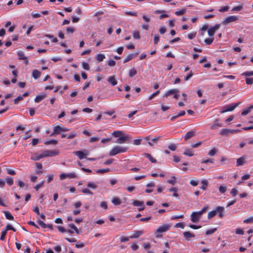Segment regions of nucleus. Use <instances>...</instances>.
I'll list each match as a JSON object with an SVG mask.
<instances>
[{
    "instance_id": "obj_51",
    "label": "nucleus",
    "mask_w": 253,
    "mask_h": 253,
    "mask_svg": "<svg viewBox=\"0 0 253 253\" xmlns=\"http://www.w3.org/2000/svg\"><path fill=\"white\" fill-rule=\"evenodd\" d=\"M125 14L126 15L132 16H137V13L135 12H133V11H126L125 12Z\"/></svg>"
},
{
    "instance_id": "obj_40",
    "label": "nucleus",
    "mask_w": 253,
    "mask_h": 253,
    "mask_svg": "<svg viewBox=\"0 0 253 253\" xmlns=\"http://www.w3.org/2000/svg\"><path fill=\"white\" fill-rule=\"evenodd\" d=\"M216 231V228H212V229H209V230L206 231V234L207 235H211V234L214 233Z\"/></svg>"
},
{
    "instance_id": "obj_54",
    "label": "nucleus",
    "mask_w": 253,
    "mask_h": 253,
    "mask_svg": "<svg viewBox=\"0 0 253 253\" xmlns=\"http://www.w3.org/2000/svg\"><path fill=\"white\" fill-rule=\"evenodd\" d=\"M208 33L209 36L212 37L214 35L215 31H214V29H212L211 27L208 30Z\"/></svg>"
},
{
    "instance_id": "obj_59",
    "label": "nucleus",
    "mask_w": 253,
    "mask_h": 253,
    "mask_svg": "<svg viewBox=\"0 0 253 253\" xmlns=\"http://www.w3.org/2000/svg\"><path fill=\"white\" fill-rule=\"evenodd\" d=\"M199 183V181L198 180H191L190 181V184L193 186H197Z\"/></svg>"
},
{
    "instance_id": "obj_5",
    "label": "nucleus",
    "mask_w": 253,
    "mask_h": 253,
    "mask_svg": "<svg viewBox=\"0 0 253 253\" xmlns=\"http://www.w3.org/2000/svg\"><path fill=\"white\" fill-rule=\"evenodd\" d=\"M201 215V212H193L191 215L190 219L193 222H197L200 219Z\"/></svg>"
},
{
    "instance_id": "obj_22",
    "label": "nucleus",
    "mask_w": 253,
    "mask_h": 253,
    "mask_svg": "<svg viewBox=\"0 0 253 253\" xmlns=\"http://www.w3.org/2000/svg\"><path fill=\"white\" fill-rule=\"evenodd\" d=\"M143 155L145 158L148 159L152 163H156L157 162V160L155 158H153L150 154L148 153H144Z\"/></svg>"
},
{
    "instance_id": "obj_56",
    "label": "nucleus",
    "mask_w": 253,
    "mask_h": 253,
    "mask_svg": "<svg viewBox=\"0 0 253 253\" xmlns=\"http://www.w3.org/2000/svg\"><path fill=\"white\" fill-rule=\"evenodd\" d=\"M133 37L135 39H139L140 38V36L139 32H134L133 33Z\"/></svg>"
},
{
    "instance_id": "obj_42",
    "label": "nucleus",
    "mask_w": 253,
    "mask_h": 253,
    "mask_svg": "<svg viewBox=\"0 0 253 253\" xmlns=\"http://www.w3.org/2000/svg\"><path fill=\"white\" fill-rule=\"evenodd\" d=\"M213 41V38H207L205 39L204 42L207 45H210Z\"/></svg>"
},
{
    "instance_id": "obj_44",
    "label": "nucleus",
    "mask_w": 253,
    "mask_h": 253,
    "mask_svg": "<svg viewBox=\"0 0 253 253\" xmlns=\"http://www.w3.org/2000/svg\"><path fill=\"white\" fill-rule=\"evenodd\" d=\"M168 148L171 151H175L177 148V146L175 144L171 143L168 146Z\"/></svg>"
},
{
    "instance_id": "obj_64",
    "label": "nucleus",
    "mask_w": 253,
    "mask_h": 253,
    "mask_svg": "<svg viewBox=\"0 0 253 253\" xmlns=\"http://www.w3.org/2000/svg\"><path fill=\"white\" fill-rule=\"evenodd\" d=\"M242 75L246 76V77L253 76V71H251V72L247 71V72H244V73H243L242 74Z\"/></svg>"
},
{
    "instance_id": "obj_28",
    "label": "nucleus",
    "mask_w": 253,
    "mask_h": 253,
    "mask_svg": "<svg viewBox=\"0 0 253 253\" xmlns=\"http://www.w3.org/2000/svg\"><path fill=\"white\" fill-rule=\"evenodd\" d=\"M105 58V55L103 54H98L96 56V59L98 62L102 61Z\"/></svg>"
},
{
    "instance_id": "obj_31",
    "label": "nucleus",
    "mask_w": 253,
    "mask_h": 253,
    "mask_svg": "<svg viewBox=\"0 0 253 253\" xmlns=\"http://www.w3.org/2000/svg\"><path fill=\"white\" fill-rule=\"evenodd\" d=\"M183 154L186 156H188L189 157H192L194 155V153H193V152L188 149L185 150L184 152L183 153Z\"/></svg>"
},
{
    "instance_id": "obj_37",
    "label": "nucleus",
    "mask_w": 253,
    "mask_h": 253,
    "mask_svg": "<svg viewBox=\"0 0 253 253\" xmlns=\"http://www.w3.org/2000/svg\"><path fill=\"white\" fill-rule=\"evenodd\" d=\"M44 144L45 145H49V144H54L56 145L57 144V141L56 140H50L49 141H46L44 142Z\"/></svg>"
},
{
    "instance_id": "obj_13",
    "label": "nucleus",
    "mask_w": 253,
    "mask_h": 253,
    "mask_svg": "<svg viewBox=\"0 0 253 253\" xmlns=\"http://www.w3.org/2000/svg\"><path fill=\"white\" fill-rule=\"evenodd\" d=\"M61 132H62V127L59 126H57L54 127L53 131L50 134V136L59 134Z\"/></svg>"
},
{
    "instance_id": "obj_18",
    "label": "nucleus",
    "mask_w": 253,
    "mask_h": 253,
    "mask_svg": "<svg viewBox=\"0 0 253 253\" xmlns=\"http://www.w3.org/2000/svg\"><path fill=\"white\" fill-rule=\"evenodd\" d=\"M41 75V72L38 70H34L32 72V77L35 79H38Z\"/></svg>"
},
{
    "instance_id": "obj_8",
    "label": "nucleus",
    "mask_w": 253,
    "mask_h": 253,
    "mask_svg": "<svg viewBox=\"0 0 253 253\" xmlns=\"http://www.w3.org/2000/svg\"><path fill=\"white\" fill-rule=\"evenodd\" d=\"M85 152L82 151H77L74 152V154L78 156L80 160H82L85 158L86 156L87 155V151H85Z\"/></svg>"
},
{
    "instance_id": "obj_32",
    "label": "nucleus",
    "mask_w": 253,
    "mask_h": 253,
    "mask_svg": "<svg viewBox=\"0 0 253 253\" xmlns=\"http://www.w3.org/2000/svg\"><path fill=\"white\" fill-rule=\"evenodd\" d=\"M218 190L220 193H224L226 192L227 188L225 185H222L219 187Z\"/></svg>"
},
{
    "instance_id": "obj_48",
    "label": "nucleus",
    "mask_w": 253,
    "mask_h": 253,
    "mask_svg": "<svg viewBox=\"0 0 253 253\" xmlns=\"http://www.w3.org/2000/svg\"><path fill=\"white\" fill-rule=\"evenodd\" d=\"M4 229V230H5V231H6V232H7L8 230H12V231H14V232L16 231V230H15V228H13V227H12V226L11 225H10V224H8V225H7V226L5 227V228H4V229Z\"/></svg>"
},
{
    "instance_id": "obj_23",
    "label": "nucleus",
    "mask_w": 253,
    "mask_h": 253,
    "mask_svg": "<svg viewBox=\"0 0 253 253\" xmlns=\"http://www.w3.org/2000/svg\"><path fill=\"white\" fill-rule=\"evenodd\" d=\"M201 184L202 185L201 186L200 188L203 190H205L208 186V181L206 179H203L201 181Z\"/></svg>"
},
{
    "instance_id": "obj_2",
    "label": "nucleus",
    "mask_w": 253,
    "mask_h": 253,
    "mask_svg": "<svg viewBox=\"0 0 253 253\" xmlns=\"http://www.w3.org/2000/svg\"><path fill=\"white\" fill-rule=\"evenodd\" d=\"M127 149L126 147L116 146L114 147L109 152L110 156H115L118 154L124 153L127 151Z\"/></svg>"
},
{
    "instance_id": "obj_4",
    "label": "nucleus",
    "mask_w": 253,
    "mask_h": 253,
    "mask_svg": "<svg viewBox=\"0 0 253 253\" xmlns=\"http://www.w3.org/2000/svg\"><path fill=\"white\" fill-rule=\"evenodd\" d=\"M239 19V18L237 16L231 15L227 17L223 21L222 24L224 25H226L229 23L235 22Z\"/></svg>"
},
{
    "instance_id": "obj_60",
    "label": "nucleus",
    "mask_w": 253,
    "mask_h": 253,
    "mask_svg": "<svg viewBox=\"0 0 253 253\" xmlns=\"http://www.w3.org/2000/svg\"><path fill=\"white\" fill-rule=\"evenodd\" d=\"M230 193H231V195H232V196L235 197L236 196V195L238 193V190L236 188H234L232 189Z\"/></svg>"
},
{
    "instance_id": "obj_52",
    "label": "nucleus",
    "mask_w": 253,
    "mask_h": 253,
    "mask_svg": "<svg viewBox=\"0 0 253 253\" xmlns=\"http://www.w3.org/2000/svg\"><path fill=\"white\" fill-rule=\"evenodd\" d=\"M82 67L83 68L86 70H89V66L88 63L85 62H82Z\"/></svg>"
},
{
    "instance_id": "obj_10",
    "label": "nucleus",
    "mask_w": 253,
    "mask_h": 253,
    "mask_svg": "<svg viewBox=\"0 0 253 253\" xmlns=\"http://www.w3.org/2000/svg\"><path fill=\"white\" fill-rule=\"evenodd\" d=\"M179 92V90L177 89H171L168 90L165 94L164 97H167L170 94H175L176 93H178Z\"/></svg>"
},
{
    "instance_id": "obj_61",
    "label": "nucleus",
    "mask_w": 253,
    "mask_h": 253,
    "mask_svg": "<svg viewBox=\"0 0 253 253\" xmlns=\"http://www.w3.org/2000/svg\"><path fill=\"white\" fill-rule=\"evenodd\" d=\"M175 227L176 228H184V224L183 222H178L175 225Z\"/></svg>"
},
{
    "instance_id": "obj_58",
    "label": "nucleus",
    "mask_w": 253,
    "mask_h": 253,
    "mask_svg": "<svg viewBox=\"0 0 253 253\" xmlns=\"http://www.w3.org/2000/svg\"><path fill=\"white\" fill-rule=\"evenodd\" d=\"M77 134L76 132L73 131L68 136L67 138L68 139L73 138H74L75 137H76L77 136Z\"/></svg>"
},
{
    "instance_id": "obj_33",
    "label": "nucleus",
    "mask_w": 253,
    "mask_h": 253,
    "mask_svg": "<svg viewBox=\"0 0 253 253\" xmlns=\"http://www.w3.org/2000/svg\"><path fill=\"white\" fill-rule=\"evenodd\" d=\"M186 12V9L183 8L179 11H177L175 12V14L177 16H180L184 14Z\"/></svg>"
},
{
    "instance_id": "obj_7",
    "label": "nucleus",
    "mask_w": 253,
    "mask_h": 253,
    "mask_svg": "<svg viewBox=\"0 0 253 253\" xmlns=\"http://www.w3.org/2000/svg\"><path fill=\"white\" fill-rule=\"evenodd\" d=\"M74 178L76 177V175L75 173H62L59 175V178L61 180H63L66 178Z\"/></svg>"
},
{
    "instance_id": "obj_39",
    "label": "nucleus",
    "mask_w": 253,
    "mask_h": 253,
    "mask_svg": "<svg viewBox=\"0 0 253 253\" xmlns=\"http://www.w3.org/2000/svg\"><path fill=\"white\" fill-rule=\"evenodd\" d=\"M87 186L88 187L92 188L93 189H95L97 187V186L96 184L90 182L87 183Z\"/></svg>"
},
{
    "instance_id": "obj_34",
    "label": "nucleus",
    "mask_w": 253,
    "mask_h": 253,
    "mask_svg": "<svg viewBox=\"0 0 253 253\" xmlns=\"http://www.w3.org/2000/svg\"><path fill=\"white\" fill-rule=\"evenodd\" d=\"M137 73V71L135 69L133 68L131 69L129 72V77H132L134 76Z\"/></svg>"
},
{
    "instance_id": "obj_9",
    "label": "nucleus",
    "mask_w": 253,
    "mask_h": 253,
    "mask_svg": "<svg viewBox=\"0 0 253 253\" xmlns=\"http://www.w3.org/2000/svg\"><path fill=\"white\" fill-rule=\"evenodd\" d=\"M238 131V130H234V129H229L227 128L222 129L220 132V134L221 135H228L229 134L233 133L235 132Z\"/></svg>"
},
{
    "instance_id": "obj_24",
    "label": "nucleus",
    "mask_w": 253,
    "mask_h": 253,
    "mask_svg": "<svg viewBox=\"0 0 253 253\" xmlns=\"http://www.w3.org/2000/svg\"><path fill=\"white\" fill-rule=\"evenodd\" d=\"M137 53L136 54H128L124 60V63H126L129 61L131 60L134 56L136 55Z\"/></svg>"
},
{
    "instance_id": "obj_35",
    "label": "nucleus",
    "mask_w": 253,
    "mask_h": 253,
    "mask_svg": "<svg viewBox=\"0 0 253 253\" xmlns=\"http://www.w3.org/2000/svg\"><path fill=\"white\" fill-rule=\"evenodd\" d=\"M44 97V95H38L35 98V101L37 103L40 102L42 101Z\"/></svg>"
},
{
    "instance_id": "obj_41",
    "label": "nucleus",
    "mask_w": 253,
    "mask_h": 253,
    "mask_svg": "<svg viewBox=\"0 0 253 253\" xmlns=\"http://www.w3.org/2000/svg\"><path fill=\"white\" fill-rule=\"evenodd\" d=\"M159 139V137H155V138H153L151 140V141L148 142V144L150 146H153L154 143H156L158 141Z\"/></svg>"
},
{
    "instance_id": "obj_46",
    "label": "nucleus",
    "mask_w": 253,
    "mask_h": 253,
    "mask_svg": "<svg viewBox=\"0 0 253 253\" xmlns=\"http://www.w3.org/2000/svg\"><path fill=\"white\" fill-rule=\"evenodd\" d=\"M243 8V5H238V6H235L232 9V11H240L241 10H242Z\"/></svg>"
},
{
    "instance_id": "obj_49",
    "label": "nucleus",
    "mask_w": 253,
    "mask_h": 253,
    "mask_svg": "<svg viewBox=\"0 0 253 253\" xmlns=\"http://www.w3.org/2000/svg\"><path fill=\"white\" fill-rule=\"evenodd\" d=\"M123 134V132L121 131H114L113 132V135L116 137H119L121 135Z\"/></svg>"
},
{
    "instance_id": "obj_63",
    "label": "nucleus",
    "mask_w": 253,
    "mask_h": 253,
    "mask_svg": "<svg viewBox=\"0 0 253 253\" xmlns=\"http://www.w3.org/2000/svg\"><path fill=\"white\" fill-rule=\"evenodd\" d=\"M160 40V36L158 35H155L154 38V42L155 44H157Z\"/></svg>"
},
{
    "instance_id": "obj_1",
    "label": "nucleus",
    "mask_w": 253,
    "mask_h": 253,
    "mask_svg": "<svg viewBox=\"0 0 253 253\" xmlns=\"http://www.w3.org/2000/svg\"><path fill=\"white\" fill-rule=\"evenodd\" d=\"M170 227L171 226L169 224H165L159 226L155 232L156 237L157 238L162 237V235L161 233L168 231L170 229Z\"/></svg>"
},
{
    "instance_id": "obj_53",
    "label": "nucleus",
    "mask_w": 253,
    "mask_h": 253,
    "mask_svg": "<svg viewBox=\"0 0 253 253\" xmlns=\"http://www.w3.org/2000/svg\"><path fill=\"white\" fill-rule=\"evenodd\" d=\"M44 183V181H42L40 183L37 184L34 187V188L36 189V191H38L41 187L43 186Z\"/></svg>"
},
{
    "instance_id": "obj_14",
    "label": "nucleus",
    "mask_w": 253,
    "mask_h": 253,
    "mask_svg": "<svg viewBox=\"0 0 253 253\" xmlns=\"http://www.w3.org/2000/svg\"><path fill=\"white\" fill-rule=\"evenodd\" d=\"M195 131L193 130H191L189 131H188L184 136V139L185 140H188V139L193 137L195 135Z\"/></svg>"
},
{
    "instance_id": "obj_16",
    "label": "nucleus",
    "mask_w": 253,
    "mask_h": 253,
    "mask_svg": "<svg viewBox=\"0 0 253 253\" xmlns=\"http://www.w3.org/2000/svg\"><path fill=\"white\" fill-rule=\"evenodd\" d=\"M108 81L113 86L116 85L118 83L115 76H110L108 79Z\"/></svg>"
},
{
    "instance_id": "obj_29",
    "label": "nucleus",
    "mask_w": 253,
    "mask_h": 253,
    "mask_svg": "<svg viewBox=\"0 0 253 253\" xmlns=\"http://www.w3.org/2000/svg\"><path fill=\"white\" fill-rule=\"evenodd\" d=\"M17 55L18 56V59L20 60H24L27 59V58L25 56L24 53L22 51H18L17 52Z\"/></svg>"
},
{
    "instance_id": "obj_36",
    "label": "nucleus",
    "mask_w": 253,
    "mask_h": 253,
    "mask_svg": "<svg viewBox=\"0 0 253 253\" xmlns=\"http://www.w3.org/2000/svg\"><path fill=\"white\" fill-rule=\"evenodd\" d=\"M217 151H218V150L216 148H214L212 149H211V151H209L208 154L210 156H213L217 152Z\"/></svg>"
},
{
    "instance_id": "obj_11",
    "label": "nucleus",
    "mask_w": 253,
    "mask_h": 253,
    "mask_svg": "<svg viewBox=\"0 0 253 253\" xmlns=\"http://www.w3.org/2000/svg\"><path fill=\"white\" fill-rule=\"evenodd\" d=\"M221 126H222V124L219 122L218 119H216L211 126V129H216Z\"/></svg>"
},
{
    "instance_id": "obj_47",
    "label": "nucleus",
    "mask_w": 253,
    "mask_h": 253,
    "mask_svg": "<svg viewBox=\"0 0 253 253\" xmlns=\"http://www.w3.org/2000/svg\"><path fill=\"white\" fill-rule=\"evenodd\" d=\"M6 233H7V232L5 231V230H4L3 229L2 230L1 232L0 237V240L3 241L4 240L5 236L6 234Z\"/></svg>"
},
{
    "instance_id": "obj_20",
    "label": "nucleus",
    "mask_w": 253,
    "mask_h": 253,
    "mask_svg": "<svg viewBox=\"0 0 253 253\" xmlns=\"http://www.w3.org/2000/svg\"><path fill=\"white\" fill-rule=\"evenodd\" d=\"M237 166H242L245 164V158L244 157H241L237 160Z\"/></svg>"
},
{
    "instance_id": "obj_57",
    "label": "nucleus",
    "mask_w": 253,
    "mask_h": 253,
    "mask_svg": "<svg viewBox=\"0 0 253 253\" xmlns=\"http://www.w3.org/2000/svg\"><path fill=\"white\" fill-rule=\"evenodd\" d=\"M159 93H160L159 90H157L156 92H154L151 96H150L149 97V98H148L149 100H151V99H152L154 97L158 95L159 94Z\"/></svg>"
},
{
    "instance_id": "obj_43",
    "label": "nucleus",
    "mask_w": 253,
    "mask_h": 253,
    "mask_svg": "<svg viewBox=\"0 0 253 253\" xmlns=\"http://www.w3.org/2000/svg\"><path fill=\"white\" fill-rule=\"evenodd\" d=\"M175 179V177L173 176L170 179H169L167 182L170 184L174 185L176 183Z\"/></svg>"
},
{
    "instance_id": "obj_21",
    "label": "nucleus",
    "mask_w": 253,
    "mask_h": 253,
    "mask_svg": "<svg viewBox=\"0 0 253 253\" xmlns=\"http://www.w3.org/2000/svg\"><path fill=\"white\" fill-rule=\"evenodd\" d=\"M112 203L115 206H118L122 203L121 199L119 197H114L112 200Z\"/></svg>"
},
{
    "instance_id": "obj_45",
    "label": "nucleus",
    "mask_w": 253,
    "mask_h": 253,
    "mask_svg": "<svg viewBox=\"0 0 253 253\" xmlns=\"http://www.w3.org/2000/svg\"><path fill=\"white\" fill-rule=\"evenodd\" d=\"M81 191L84 194H89V195H92V194H93L92 192L87 188L83 189Z\"/></svg>"
},
{
    "instance_id": "obj_19",
    "label": "nucleus",
    "mask_w": 253,
    "mask_h": 253,
    "mask_svg": "<svg viewBox=\"0 0 253 253\" xmlns=\"http://www.w3.org/2000/svg\"><path fill=\"white\" fill-rule=\"evenodd\" d=\"M143 234L142 231H135L134 234L129 237L130 238H137Z\"/></svg>"
},
{
    "instance_id": "obj_3",
    "label": "nucleus",
    "mask_w": 253,
    "mask_h": 253,
    "mask_svg": "<svg viewBox=\"0 0 253 253\" xmlns=\"http://www.w3.org/2000/svg\"><path fill=\"white\" fill-rule=\"evenodd\" d=\"M239 104L240 103L239 102L230 104L225 106L222 110L220 111V112L221 113H224L226 112L232 111L234 110L237 106H238Z\"/></svg>"
},
{
    "instance_id": "obj_26",
    "label": "nucleus",
    "mask_w": 253,
    "mask_h": 253,
    "mask_svg": "<svg viewBox=\"0 0 253 253\" xmlns=\"http://www.w3.org/2000/svg\"><path fill=\"white\" fill-rule=\"evenodd\" d=\"M253 109V105H252L251 106H250V107L246 109V110H244L242 113H241V115L242 116H245V115H247V114H248L251 111V110Z\"/></svg>"
},
{
    "instance_id": "obj_50",
    "label": "nucleus",
    "mask_w": 253,
    "mask_h": 253,
    "mask_svg": "<svg viewBox=\"0 0 253 253\" xmlns=\"http://www.w3.org/2000/svg\"><path fill=\"white\" fill-rule=\"evenodd\" d=\"M215 214H216L215 211H210L208 214V218L209 219L213 217L215 215Z\"/></svg>"
},
{
    "instance_id": "obj_38",
    "label": "nucleus",
    "mask_w": 253,
    "mask_h": 253,
    "mask_svg": "<svg viewBox=\"0 0 253 253\" xmlns=\"http://www.w3.org/2000/svg\"><path fill=\"white\" fill-rule=\"evenodd\" d=\"M6 183L9 185L11 186V185H12L13 184V178L12 177H7L6 178Z\"/></svg>"
},
{
    "instance_id": "obj_25",
    "label": "nucleus",
    "mask_w": 253,
    "mask_h": 253,
    "mask_svg": "<svg viewBox=\"0 0 253 253\" xmlns=\"http://www.w3.org/2000/svg\"><path fill=\"white\" fill-rule=\"evenodd\" d=\"M5 217L7 219L12 220L14 219L13 215L8 211H4V212Z\"/></svg>"
},
{
    "instance_id": "obj_6",
    "label": "nucleus",
    "mask_w": 253,
    "mask_h": 253,
    "mask_svg": "<svg viewBox=\"0 0 253 253\" xmlns=\"http://www.w3.org/2000/svg\"><path fill=\"white\" fill-rule=\"evenodd\" d=\"M43 153L45 157H53L59 154V152L57 150H46L44 151Z\"/></svg>"
},
{
    "instance_id": "obj_17",
    "label": "nucleus",
    "mask_w": 253,
    "mask_h": 253,
    "mask_svg": "<svg viewBox=\"0 0 253 253\" xmlns=\"http://www.w3.org/2000/svg\"><path fill=\"white\" fill-rule=\"evenodd\" d=\"M128 138L127 136L120 137L117 139L116 142L119 144L124 143L126 140H127Z\"/></svg>"
},
{
    "instance_id": "obj_30",
    "label": "nucleus",
    "mask_w": 253,
    "mask_h": 253,
    "mask_svg": "<svg viewBox=\"0 0 253 253\" xmlns=\"http://www.w3.org/2000/svg\"><path fill=\"white\" fill-rule=\"evenodd\" d=\"M133 205L135 207H141L143 205V202L138 200H134L133 202Z\"/></svg>"
},
{
    "instance_id": "obj_55",
    "label": "nucleus",
    "mask_w": 253,
    "mask_h": 253,
    "mask_svg": "<svg viewBox=\"0 0 253 253\" xmlns=\"http://www.w3.org/2000/svg\"><path fill=\"white\" fill-rule=\"evenodd\" d=\"M243 222L244 223H253V216L250 217L247 219H245L243 221Z\"/></svg>"
},
{
    "instance_id": "obj_27",
    "label": "nucleus",
    "mask_w": 253,
    "mask_h": 253,
    "mask_svg": "<svg viewBox=\"0 0 253 253\" xmlns=\"http://www.w3.org/2000/svg\"><path fill=\"white\" fill-rule=\"evenodd\" d=\"M110 171V169L107 168V169H97L96 170V172L97 173L102 174V173H106V172H109Z\"/></svg>"
},
{
    "instance_id": "obj_15",
    "label": "nucleus",
    "mask_w": 253,
    "mask_h": 253,
    "mask_svg": "<svg viewBox=\"0 0 253 253\" xmlns=\"http://www.w3.org/2000/svg\"><path fill=\"white\" fill-rule=\"evenodd\" d=\"M224 208L223 207L218 206L216 208V213H218L220 218H222L223 216Z\"/></svg>"
},
{
    "instance_id": "obj_62",
    "label": "nucleus",
    "mask_w": 253,
    "mask_h": 253,
    "mask_svg": "<svg viewBox=\"0 0 253 253\" xmlns=\"http://www.w3.org/2000/svg\"><path fill=\"white\" fill-rule=\"evenodd\" d=\"M246 83L248 84H251L253 83V78H247L246 79Z\"/></svg>"
},
{
    "instance_id": "obj_12",
    "label": "nucleus",
    "mask_w": 253,
    "mask_h": 253,
    "mask_svg": "<svg viewBox=\"0 0 253 253\" xmlns=\"http://www.w3.org/2000/svg\"><path fill=\"white\" fill-rule=\"evenodd\" d=\"M183 237L186 240H189L190 238L195 237V235L189 231H186L183 232Z\"/></svg>"
}]
</instances>
